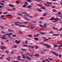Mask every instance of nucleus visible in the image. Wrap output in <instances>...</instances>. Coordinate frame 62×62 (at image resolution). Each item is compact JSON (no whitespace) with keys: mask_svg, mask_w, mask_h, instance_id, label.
I'll use <instances>...</instances> for the list:
<instances>
[{"mask_svg":"<svg viewBox=\"0 0 62 62\" xmlns=\"http://www.w3.org/2000/svg\"><path fill=\"white\" fill-rule=\"evenodd\" d=\"M25 58L28 60H31V59L30 57L28 56H25Z\"/></svg>","mask_w":62,"mask_h":62,"instance_id":"1","label":"nucleus"},{"mask_svg":"<svg viewBox=\"0 0 62 62\" xmlns=\"http://www.w3.org/2000/svg\"><path fill=\"white\" fill-rule=\"evenodd\" d=\"M43 39H45V40H43L44 41H47V40H49V39H46V38L45 37H43Z\"/></svg>","mask_w":62,"mask_h":62,"instance_id":"2","label":"nucleus"},{"mask_svg":"<svg viewBox=\"0 0 62 62\" xmlns=\"http://www.w3.org/2000/svg\"><path fill=\"white\" fill-rule=\"evenodd\" d=\"M15 24V25H17L18 26H23V27H25V26L24 25H19L18 24Z\"/></svg>","mask_w":62,"mask_h":62,"instance_id":"3","label":"nucleus"},{"mask_svg":"<svg viewBox=\"0 0 62 62\" xmlns=\"http://www.w3.org/2000/svg\"><path fill=\"white\" fill-rule=\"evenodd\" d=\"M21 50H22V51H27V49H24L23 48H21Z\"/></svg>","mask_w":62,"mask_h":62,"instance_id":"4","label":"nucleus"},{"mask_svg":"<svg viewBox=\"0 0 62 62\" xmlns=\"http://www.w3.org/2000/svg\"><path fill=\"white\" fill-rule=\"evenodd\" d=\"M37 10L38 11H39V12H42V10L39 9H37Z\"/></svg>","mask_w":62,"mask_h":62,"instance_id":"5","label":"nucleus"},{"mask_svg":"<svg viewBox=\"0 0 62 62\" xmlns=\"http://www.w3.org/2000/svg\"><path fill=\"white\" fill-rule=\"evenodd\" d=\"M56 14L57 15H61L62 14L61 13V12H59L58 13H56Z\"/></svg>","mask_w":62,"mask_h":62,"instance_id":"6","label":"nucleus"},{"mask_svg":"<svg viewBox=\"0 0 62 62\" xmlns=\"http://www.w3.org/2000/svg\"><path fill=\"white\" fill-rule=\"evenodd\" d=\"M8 30L9 31V32H14V31L12 30H10V29H8Z\"/></svg>","mask_w":62,"mask_h":62,"instance_id":"7","label":"nucleus"},{"mask_svg":"<svg viewBox=\"0 0 62 62\" xmlns=\"http://www.w3.org/2000/svg\"><path fill=\"white\" fill-rule=\"evenodd\" d=\"M39 26H41V27H47V26H43L41 25L40 24L39 25Z\"/></svg>","mask_w":62,"mask_h":62,"instance_id":"8","label":"nucleus"},{"mask_svg":"<svg viewBox=\"0 0 62 62\" xmlns=\"http://www.w3.org/2000/svg\"><path fill=\"white\" fill-rule=\"evenodd\" d=\"M9 6H10V7H15V6L11 4H9Z\"/></svg>","mask_w":62,"mask_h":62,"instance_id":"9","label":"nucleus"},{"mask_svg":"<svg viewBox=\"0 0 62 62\" xmlns=\"http://www.w3.org/2000/svg\"><path fill=\"white\" fill-rule=\"evenodd\" d=\"M6 10H7V11H12V10L10 9H7Z\"/></svg>","mask_w":62,"mask_h":62,"instance_id":"10","label":"nucleus"},{"mask_svg":"<svg viewBox=\"0 0 62 62\" xmlns=\"http://www.w3.org/2000/svg\"><path fill=\"white\" fill-rule=\"evenodd\" d=\"M27 1H28V2L29 3H31L32 2V0H26Z\"/></svg>","mask_w":62,"mask_h":62,"instance_id":"11","label":"nucleus"},{"mask_svg":"<svg viewBox=\"0 0 62 62\" xmlns=\"http://www.w3.org/2000/svg\"><path fill=\"white\" fill-rule=\"evenodd\" d=\"M28 46V47H29L30 48H34V47L32 46Z\"/></svg>","mask_w":62,"mask_h":62,"instance_id":"12","label":"nucleus"},{"mask_svg":"<svg viewBox=\"0 0 62 62\" xmlns=\"http://www.w3.org/2000/svg\"><path fill=\"white\" fill-rule=\"evenodd\" d=\"M34 39L35 40L37 41L39 40V39L38 38H34Z\"/></svg>","mask_w":62,"mask_h":62,"instance_id":"13","label":"nucleus"},{"mask_svg":"<svg viewBox=\"0 0 62 62\" xmlns=\"http://www.w3.org/2000/svg\"><path fill=\"white\" fill-rule=\"evenodd\" d=\"M27 6V5L26 4H25L23 6V8H26V6Z\"/></svg>","mask_w":62,"mask_h":62,"instance_id":"14","label":"nucleus"},{"mask_svg":"<svg viewBox=\"0 0 62 62\" xmlns=\"http://www.w3.org/2000/svg\"><path fill=\"white\" fill-rule=\"evenodd\" d=\"M21 14H27V15H28V14L27 13H26L25 12L22 13H21Z\"/></svg>","mask_w":62,"mask_h":62,"instance_id":"15","label":"nucleus"},{"mask_svg":"<svg viewBox=\"0 0 62 62\" xmlns=\"http://www.w3.org/2000/svg\"><path fill=\"white\" fill-rule=\"evenodd\" d=\"M53 20H54V18L53 17H52L51 19H50V21H52Z\"/></svg>","mask_w":62,"mask_h":62,"instance_id":"16","label":"nucleus"},{"mask_svg":"<svg viewBox=\"0 0 62 62\" xmlns=\"http://www.w3.org/2000/svg\"><path fill=\"white\" fill-rule=\"evenodd\" d=\"M19 32L20 34H23V32L20 31H19Z\"/></svg>","mask_w":62,"mask_h":62,"instance_id":"17","label":"nucleus"},{"mask_svg":"<svg viewBox=\"0 0 62 62\" xmlns=\"http://www.w3.org/2000/svg\"><path fill=\"white\" fill-rule=\"evenodd\" d=\"M1 33H2V34H5L6 33V32L3 31H2Z\"/></svg>","mask_w":62,"mask_h":62,"instance_id":"18","label":"nucleus"},{"mask_svg":"<svg viewBox=\"0 0 62 62\" xmlns=\"http://www.w3.org/2000/svg\"><path fill=\"white\" fill-rule=\"evenodd\" d=\"M32 7V6H28L27 7V8H31Z\"/></svg>","mask_w":62,"mask_h":62,"instance_id":"19","label":"nucleus"},{"mask_svg":"<svg viewBox=\"0 0 62 62\" xmlns=\"http://www.w3.org/2000/svg\"><path fill=\"white\" fill-rule=\"evenodd\" d=\"M1 39H7L5 38V37H1Z\"/></svg>","mask_w":62,"mask_h":62,"instance_id":"20","label":"nucleus"},{"mask_svg":"<svg viewBox=\"0 0 62 62\" xmlns=\"http://www.w3.org/2000/svg\"><path fill=\"white\" fill-rule=\"evenodd\" d=\"M54 55H55V56H58V54H56V53H54Z\"/></svg>","mask_w":62,"mask_h":62,"instance_id":"21","label":"nucleus"},{"mask_svg":"<svg viewBox=\"0 0 62 62\" xmlns=\"http://www.w3.org/2000/svg\"><path fill=\"white\" fill-rule=\"evenodd\" d=\"M41 8H43V9H44V10H45V8H44L43 7H41Z\"/></svg>","mask_w":62,"mask_h":62,"instance_id":"22","label":"nucleus"},{"mask_svg":"<svg viewBox=\"0 0 62 62\" xmlns=\"http://www.w3.org/2000/svg\"><path fill=\"white\" fill-rule=\"evenodd\" d=\"M51 46H46V48H50Z\"/></svg>","mask_w":62,"mask_h":62,"instance_id":"23","label":"nucleus"},{"mask_svg":"<svg viewBox=\"0 0 62 62\" xmlns=\"http://www.w3.org/2000/svg\"><path fill=\"white\" fill-rule=\"evenodd\" d=\"M35 48L36 49H38V47H39V46H35Z\"/></svg>","mask_w":62,"mask_h":62,"instance_id":"24","label":"nucleus"},{"mask_svg":"<svg viewBox=\"0 0 62 62\" xmlns=\"http://www.w3.org/2000/svg\"><path fill=\"white\" fill-rule=\"evenodd\" d=\"M16 3H17L18 4L20 3V2H18V0H17L16 2Z\"/></svg>","mask_w":62,"mask_h":62,"instance_id":"25","label":"nucleus"},{"mask_svg":"<svg viewBox=\"0 0 62 62\" xmlns=\"http://www.w3.org/2000/svg\"><path fill=\"white\" fill-rule=\"evenodd\" d=\"M48 60H51V61L53 60V59H51L50 58H48Z\"/></svg>","mask_w":62,"mask_h":62,"instance_id":"26","label":"nucleus"},{"mask_svg":"<svg viewBox=\"0 0 62 62\" xmlns=\"http://www.w3.org/2000/svg\"><path fill=\"white\" fill-rule=\"evenodd\" d=\"M27 36H28V37H31L32 36V35L30 34L27 35Z\"/></svg>","mask_w":62,"mask_h":62,"instance_id":"27","label":"nucleus"},{"mask_svg":"<svg viewBox=\"0 0 62 62\" xmlns=\"http://www.w3.org/2000/svg\"><path fill=\"white\" fill-rule=\"evenodd\" d=\"M27 55H29V56H30V54L28 52L27 53Z\"/></svg>","mask_w":62,"mask_h":62,"instance_id":"28","label":"nucleus"},{"mask_svg":"<svg viewBox=\"0 0 62 62\" xmlns=\"http://www.w3.org/2000/svg\"><path fill=\"white\" fill-rule=\"evenodd\" d=\"M22 55V57L23 58H24V59H25V56H24V55L23 54Z\"/></svg>","mask_w":62,"mask_h":62,"instance_id":"29","label":"nucleus"},{"mask_svg":"<svg viewBox=\"0 0 62 62\" xmlns=\"http://www.w3.org/2000/svg\"><path fill=\"white\" fill-rule=\"evenodd\" d=\"M44 17H41L39 18L40 19H41V20H43L44 19Z\"/></svg>","mask_w":62,"mask_h":62,"instance_id":"30","label":"nucleus"},{"mask_svg":"<svg viewBox=\"0 0 62 62\" xmlns=\"http://www.w3.org/2000/svg\"><path fill=\"white\" fill-rule=\"evenodd\" d=\"M54 33V32L53 31H51L49 32V33L50 34H53Z\"/></svg>","mask_w":62,"mask_h":62,"instance_id":"31","label":"nucleus"},{"mask_svg":"<svg viewBox=\"0 0 62 62\" xmlns=\"http://www.w3.org/2000/svg\"><path fill=\"white\" fill-rule=\"evenodd\" d=\"M39 54H36L34 55V56H39Z\"/></svg>","mask_w":62,"mask_h":62,"instance_id":"32","label":"nucleus"},{"mask_svg":"<svg viewBox=\"0 0 62 62\" xmlns=\"http://www.w3.org/2000/svg\"><path fill=\"white\" fill-rule=\"evenodd\" d=\"M17 14L18 15H20V16H23V15H22L18 13Z\"/></svg>","mask_w":62,"mask_h":62,"instance_id":"33","label":"nucleus"},{"mask_svg":"<svg viewBox=\"0 0 62 62\" xmlns=\"http://www.w3.org/2000/svg\"><path fill=\"white\" fill-rule=\"evenodd\" d=\"M24 18L25 19H26V20H28V21H30V20L29 19H28V18H27L26 17H24Z\"/></svg>","mask_w":62,"mask_h":62,"instance_id":"34","label":"nucleus"},{"mask_svg":"<svg viewBox=\"0 0 62 62\" xmlns=\"http://www.w3.org/2000/svg\"><path fill=\"white\" fill-rule=\"evenodd\" d=\"M25 44H27L28 43V42L27 41H26L25 42Z\"/></svg>","mask_w":62,"mask_h":62,"instance_id":"35","label":"nucleus"},{"mask_svg":"<svg viewBox=\"0 0 62 62\" xmlns=\"http://www.w3.org/2000/svg\"><path fill=\"white\" fill-rule=\"evenodd\" d=\"M8 58L9 59H12V58L11 57H8Z\"/></svg>","mask_w":62,"mask_h":62,"instance_id":"36","label":"nucleus"},{"mask_svg":"<svg viewBox=\"0 0 62 62\" xmlns=\"http://www.w3.org/2000/svg\"><path fill=\"white\" fill-rule=\"evenodd\" d=\"M9 52L8 51H5V53H6L7 54H8V53H9Z\"/></svg>","mask_w":62,"mask_h":62,"instance_id":"37","label":"nucleus"},{"mask_svg":"<svg viewBox=\"0 0 62 62\" xmlns=\"http://www.w3.org/2000/svg\"><path fill=\"white\" fill-rule=\"evenodd\" d=\"M17 42H18V41L16 40L15 41V43H16V44H17Z\"/></svg>","mask_w":62,"mask_h":62,"instance_id":"38","label":"nucleus"},{"mask_svg":"<svg viewBox=\"0 0 62 62\" xmlns=\"http://www.w3.org/2000/svg\"><path fill=\"white\" fill-rule=\"evenodd\" d=\"M46 15V13H45L43 15V16H45Z\"/></svg>","mask_w":62,"mask_h":62,"instance_id":"39","label":"nucleus"},{"mask_svg":"<svg viewBox=\"0 0 62 62\" xmlns=\"http://www.w3.org/2000/svg\"><path fill=\"white\" fill-rule=\"evenodd\" d=\"M16 47H17V46H14L12 48H16Z\"/></svg>","mask_w":62,"mask_h":62,"instance_id":"40","label":"nucleus"},{"mask_svg":"<svg viewBox=\"0 0 62 62\" xmlns=\"http://www.w3.org/2000/svg\"><path fill=\"white\" fill-rule=\"evenodd\" d=\"M19 23V22H15L14 23Z\"/></svg>","mask_w":62,"mask_h":62,"instance_id":"41","label":"nucleus"},{"mask_svg":"<svg viewBox=\"0 0 62 62\" xmlns=\"http://www.w3.org/2000/svg\"><path fill=\"white\" fill-rule=\"evenodd\" d=\"M29 18H31V19L33 18V17L31 16H29Z\"/></svg>","mask_w":62,"mask_h":62,"instance_id":"42","label":"nucleus"},{"mask_svg":"<svg viewBox=\"0 0 62 62\" xmlns=\"http://www.w3.org/2000/svg\"><path fill=\"white\" fill-rule=\"evenodd\" d=\"M35 28V27H32V26L31 27V28L32 29H33V28Z\"/></svg>","mask_w":62,"mask_h":62,"instance_id":"43","label":"nucleus"},{"mask_svg":"<svg viewBox=\"0 0 62 62\" xmlns=\"http://www.w3.org/2000/svg\"><path fill=\"white\" fill-rule=\"evenodd\" d=\"M12 37H16V35H13L12 36Z\"/></svg>","mask_w":62,"mask_h":62,"instance_id":"44","label":"nucleus"},{"mask_svg":"<svg viewBox=\"0 0 62 62\" xmlns=\"http://www.w3.org/2000/svg\"><path fill=\"white\" fill-rule=\"evenodd\" d=\"M32 22L33 23H37V22L36 21H33Z\"/></svg>","mask_w":62,"mask_h":62,"instance_id":"45","label":"nucleus"},{"mask_svg":"<svg viewBox=\"0 0 62 62\" xmlns=\"http://www.w3.org/2000/svg\"><path fill=\"white\" fill-rule=\"evenodd\" d=\"M37 5L38 6H39V7H41V6H42V5H39V4H37Z\"/></svg>","mask_w":62,"mask_h":62,"instance_id":"46","label":"nucleus"},{"mask_svg":"<svg viewBox=\"0 0 62 62\" xmlns=\"http://www.w3.org/2000/svg\"><path fill=\"white\" fill-rule=\"evenodd\" d=\"M1 2H2V3H5V1L4 0H1Z\"/></svg>","mask_w":62,"mask_h":62,"instance_id":"47","label":"nucleus"},{"mask_svg":"<svg viewBox=\"0 0 62 62\" xmlns=\"http://www.w3.org/2000/svg\"><path fill=\"white\" fill-rule=\"evenodd\" d=\"M59 34H54V36H59Z\"/></svg>","mask_w":62,"mask_h":62,"instance_id":"48","label":"nucleus"},{"mask_svg":"<svg viewBox=\"0 0 62 62\" xmlns=\"http://www.w3.org/2000/svg\"><path fill=\"white\" fill-rule=\"evenodd\" d=\"M50 53H52V54H54V52L53 51H50Z\"/></svg>","mask_w":62,"mask_h":62,"instance_id":"49","label":"nucleus"},{"mask_svg":"<svg viewBox=\"0 0 62 62\" xmlns=\"http://www.w3.org/2000/svg\"><path fill=\"white\" fill-rule=\"evenodd\" d=\"M20 42H21V41H17V44H19V43H20Z\"/></svg>","mask_w":62,"mask_h":62,"instance_id":"50","label":"nucleus"},{"mask_svg":"<svg viewBox=\"0 0 62 62\" xmlns=\"http://www.w3.org/2000/svg\"><path fill=\"white\" fill-rule=\"evenodd\" d=\"M54 30H56V31H57V30H58V29L57 28H55Z\"/></svg>","mask_w":62,"mask_h":62,"instance_id":"51","label":"nucleus"},{"mask_svg":"<svg viewBox=\"0 0 62 62\" xmlns=\"http://www.w3.org/2000/svg\"><path fill=\"white\" fill-rule=\"evenodd\" d=\"M25 4H26V5H28V3H27V2L26 1L25 2Z\"/></svg>","mask_w":62,"mask_h":62,"instance_id":"52","label":"nucleus"},{"mask_svg":"<svg viewBox=\"0 0 62 62\" xmlns=\"http://www.w3.org/2000/svg\"><path fill=\"white\" fill-rule=\"evenodd\" d=\"M1 19H3V20H6V19L5 18H1Z\"/></svg>","mask_w":62,"mask_h":62,"instance_id":"53","label":"nucleus"},{"mask_svg":"<svg viewBox=\"0 0 62 62\" xmlns=\"http://www.w3.org/2000/svg\"><path fill=\"white\" fill-rule=\"evenodd\" d=\"M41 33L42 34H45V33H44V32H41Z\"/></svg>","mask_w":62,"mask_h":62,"instance_id":"54","label":"nucleus"},{"mask_svg":"<svg viewBox=\"0 0 62 62\" xmlns=\"http://www.w3.org/2000/svg\"><path fill=\"white\" fill-rule=\"evenodd\" d=\"M54 47H57V45H54Z\"/></svg>","mask_w":62,"mask_h":62,"instance_id":"55","label":"nucleus"},{"mask_svg":"<svg viewBox=\"0 0 62 62\" xmlns=\"http://www.w3.org/2000/svg\"><path fill=\"white\" fill-rule=\"evenodd\" d=\"M24 23H25V24H27V23H28L26 22H25Z\"/></svg>","mask_w":62,"mask_h":62,"instance_id":"56","label":"nucleus"},{"mask_svg":"<svg viewBox=\"0 0 62 62\" xmlns=\"http://www.w3.org/2000/svg\"><path fill=\"white\" fill-rule=\"evenodd\" d=\"M1 44L2 45H3V42H1Z\"/></svg>","mask_w":62,"mask_h":62,"instance_id":"57","label":"nucleus"},{"mask_svg":"<svg viewBox=\"0 0 62 62\" xmlns=\"http://www.w3.org/2000/svg\"><path fill=\"white\" fill-rule=\"evenodd\" d=\"M8 13V12H4V13H3V14H7V13Z\"/></svg>","mask_w":62,"mask_h":62,"instance_id":"58","label":"nucleus"},{"mask_svg":"<svg viewBox=\"0 0 62 62\" xmlns=\"http://www.w3.org/2000/svg\"><path fill=\"white\" fill-rule=\"evenodd\" d=\"M0 4L1 5H4V4L2 3H0Z\"/></svg>","mask_w":62,"mask_h":62,"instance_id":"59","label":"nucleus"},{"mask_svg":"<svg viewBox=\"0 0 62 62\" xmlns=\"http://www.w3.org/2000/svg\"><path fill=\"white\" fill-rule=\"evenodd\" d=\"M18 58H21V56H18Z\"/></svg>","mask_w":62,"mask_h":62,"instance_id":"60","label":"nucleus"},{"mask_svg":"<svg viewBox=\"0 0 62 62\" xmlns=\"http://www.w3.org/2000/svg\"><path fill=\"white\" fill-rule=\"evenodd\" d=\"M59 57H61V54H59Z\"/></svg>","mask_w":62,"mask_h":62,"instance_id":"61","label":"nucleus"},{"mask_svg":"<svg viewBox=\"0 0 62 62\" xmlns=\"http://www.w3.org/2000/svg\"><path fill=\"white\" fill-rule=\"evenodd\" d=\"M1 29H3L4 28V27L2 26L1 27Z\"/></svg>","mask_w":62,"mask_h":62,"instance_id":"62","label":"nucleus"},{"mask_svg":"<svg viewBox=\"0 0 62 62\" xmlns=\"http://www.w3.org/2000/svg\"><path fill=\"white\" fill-rule=\"evenodd\" d=\"M5 17V16H4V15H2L1 16V17Z\"/></svg>","mask_w":62,"mask_h":62,"instance_id":"63","label":"nucleus"},{"mask_svg":"<svg viewBox=\"0 0 62 62\" xmlns=\"http://www.w3.org/2000/svg\"><path fill=\"white\" fill-rule=\"evenodd\" d=\"M13 9L14 11H15V8H13Z\"/></svg>","mask_w":62,"mask_h":62,"instance_id":"64","label":"nucleus"}]
</instances>
